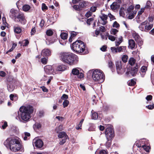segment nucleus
<instances>
[{
  "instance_id": "nucleus-8",
  "label": "nucleus",
  "mask_w": 154,
  "mask_h": 154,
  "mask_svg": "<svg viewBox=\"0 0 154 154\" xmlns=\"http://www.w3.org/2000/svg\"><path fill=\"white\" fill-rule=\"evenodd\" d=\"M15 21L20 22L23 25L25 24L26 22L24 14L21 13L19 14L17 16Z\"/></svg>"
},
{
  "instance_id": "nucleus-54",
  "label": "nucleus",
  "mask_w": 154,
  "mask_h": 154,
  "mask_svg": "<svg viewBox=\"0 0 154 154\" xmlns=\"http://www.w3.org/2000/svg\"><path fill=\"white\" fill-rule=\"evenodd\" d=\"M68 96L67 95L64 94L63 95V96L61 97V99L62 100H65L68 99Z\"/></svg>"
},
{
  "instance_id": "nucleus-1",
  "label": "nucleus",
  "mask_w": 154,
  "mask_h": 154,
  "mask_svg": "<svg viewBox=\"0 0 154 154\" xmlns=\"http://www.w3.org/2000/svg\"><path fill=\"white\" fill-rule=\"evenodd\" d=\"M4 145L9 147L12 151L16 152L19 151L21 148L19 139L17 137L8 138L4 142Z\"/></svg>"
},
{
  "instance_id": "nucleus-10",
  "label": "nucleus",
  "mask_w": 154,
  "mask_h": 154,
  "mask_svg": "<svg viewBox=\"0 0 154 154\" xmlns=\"http://www.w3.org/2000/svg\"><path fill=\"white\" fill-rule=\"evenodd\" d=\"M45 72L48 74H54V71L52 67L51 66H47L44 68Z\"/></svg>"
},
{
  "instance_id": "nucleus-31",
  "label": "nucleus",
  "mask_w": 154,
  "mask_h": 154,
  "mask_svg": "<svg viewBox=\"0 0 154 154\" xmlns=\"http://www.w3.org/2000/svg\"><path fill=\"white\" fill-rule=\"evenodd\" d=\"M67 34L66 33L63 32L60 34V37L63 39H66L67 38Z\"/></svg>"
},
{
  "instance_id": "nucleus-25",
  "label": "nucleus",
  "mask_w": 154,
  "mask_h": 154,
  "mask_svg": "<svg viewBox=\"0 0 154 154\" xmlns=\"http://www.w3.org/2000/svg\"><path fill=\"white\" fill-rule=\"evenodd\" d=\"M137 13V11H134L129 14L128 18L129 19H132L134 18Z\"/></svg>"
},
{
  "instance_id": "nucleus-47",
  "label": "nucleus",
  "mask_w": 154,
  "mask_h": 154,
  "mask_svg": "<svg viewBox=\"0 0 154 154\" xmlns=\"http://www.w3.org/2000/svg\"><path fill=\"white\" fill-rule=\"evenodd\" d=\"M107 141L106 143V146L107 147H109L111 145V139H110L109 140H107Z\"/></svg>"
},
{
  "instance_id": "nucleus-40",
  "label": "nucleus",
  "mask_w": 154,
  "mask_h": 154,
  "mask_svg": "<svg viewBox=\"0 0 154 154\" xmlns=\"http://www.w3.org/2000/svg\"><path fill=\"white\" fill-rule=\"evenodd\" d=\"M111 50L113 53H117L118 52V47L116 48L115 47H111Z\"/></svg>"
},
{
  "instance_id": "nucleus-15",
  "label": "nucleus",
  "mask_w": 154,
  "mask_h": 154,
  "mask_svg": "<svg viewBox=\"0 0 154 154\" xmlns=\"http://www.w3.org/2000/svg\"><path fill=\"white\" fill-rule=\"evenodd\" d=\"M136 145L138 147L144 146V139H142L136 142L134 146Z\"/></svg>"
},
{
  "instance_id": "nucleus-20",
  "label": "nucleus",
  "mask_w": 154,
  "mask_h": 154,
  "mask_svg": "<svg viewBox=\"0 0 154 154\" xmlns=\"http://www.w3.org/2000/svg\"><path fill=\"white\" fill-rule=\"evenodd\" d=\"M66 69L65 66L63 65H60L57 66L56 68V70L58 71H63Z\"/></svg>"
},
{
  "instance_id": "nucleus-62",
  "label": "nucleus",
  "mask_w": 154,
  "mask_h": 154,
  "mask_svg": "<svg viewBox=\"0 0 154 154\" xmlns=\"http://www.w3.org/2000/svg\"><path fill=\"white\" fill-rule=\"evenodd\" d=\"M6 75V73L3 71H0V76L2 77H4Z\"/></svg>"
},
{
  "instance_id": "nucleus-37",
  "label": "nucleus",
  "mask_w": 154,
  "mask_h": 154,
  "mask_svg": "<svg viewBox=\"0 0 154 154\" xmlns=\"http://www.w3.org/2000/svg\"><path fill=\"white\" fill-rule=\"evenodd\" d=\"M144 8H142L138 12V14L137 17V18H138L139 19H140V15H141L142 13L144 12Z\"/></svg>"
},
{
  "instance_id": "nucleus-4",
  "label": "nucleus",
  "mask_w": 154,
  "mask_h": 154,
  "mask_svg": "<svg viewBox=\"0 0 154 154\" xmlns=\"http://www.w3.org/2000/svg\"><path fill=\"white\" fill-rule=\"evenodd\" d=\"M71 47L73 51L79 53L83 52L85 48L84 43L80 40L76 41L74 42Z\"/></svg>"
},
{
  "instance_id": "nucleus-30",
  "label": "nucleus",
  "mask_w": 154,
  "mask_h": 154,
  "mask_svg": "<svg viewBox=\"0 0 154 154\" xmlns=\"http://www.w3.org/2000/svg\"><path fill=\"white\" fill-rule=\"evenodd\" d=\"M152 6V4L150 1H147L146 6H145V9H150L151 7Z\"/></svg>"
},
{
  "instance_id": "nucleus-58",
  "label": "nucleus",
  "mask_w": 154,
  "mask_h": 154,
  "mask_svg": "<svg viewBox=\"0 0 154 154\" xmlns=\"http://www.w3.org/2000/svg\"><path fill=\"white\" fill-rule=\"evenodd\" d=\"M48 9V7L45 4L43 3L42 5V9L43 11L46 10Z\"/></svg>"
},
{
  "instance_id": "nucleus-14",
  "label": "nucleus",
  "mask_w": 154,
  "mask_h": 154,
  "mask_svg": "<svg viewBox=\"0 0 154 154\" xmlns=\"http://www.w3.org/2000/svg\"><path fill=\"white\" fill-rule=\"evenodd\" d=\"M51 54V52L48 49H43L41 52V55L44 57H47L50 56Z\"/></svg>"
},
{
  "instance_id": "nucleus-59",
  "label": "nucleus",
  "mask_w": 154,
  "mask_h": 154,
  "mask_svg": "<svg viewBox=\"0 0 154 154\" xmlns=\"http://www.w3.org/2000/svg\"><path fill=\"white\" fill-rule=\"evenodd\" d=\"M150 149V146H146L145 145V151L147 152H149Z\"/></svg>"
},
{
  "instance_id": "nucleus-2",
  "label": "nucleus",
  "mask_w": 154,
  "mask_h": 154,
  "mask_svg": "<svg viewBox=\"0 0 154 154\" xmlns=\"http://www.w3.org/2000/svg\"><path fill=\"white\" fill-rule=\"evenodd\" d=\"M20 113L18 112L19 117L24 121H28L31 118V115L33 111V108L30 105L21 106L20 108Z\"/></svg>"
},
{
  "instance_id": "nucleus-6",
  "label": "nucleus",
  "mask_w": 154,
  "mask_h": 154,
  "mask_svg": "<svg viewBox=\"0 0 154 154\" xmlns=\"http://www.w3.org/2000/svg\"><path fill=\"white\" fill-rule=\"evenodd\" d=\"M105 135L107 140L112 139L113 138L114 135V131L110 125H108L105 130Z\"/></svg>"
},
{
  "instance_id": "nucleus-53",
  "label": "nucleus",
  "mask_w": 154,
  "mask_h": 154,
  "mask_svg": "<svg viewBox=\"0 0 154 154\" xmlns=\"http://www.w3.org/2000/svg\"><path fill=\"white\" fill-rule=\"evenodd\" d=\"M119 25L118 23L116 21H115L113 24V27L116 28L119 27Z\"/></svg>"
},
{
  "instance_id": "nucleus-26",
  "label": "nucleus",
  "mask_w": 154,
  "mask_h": 154,
  "mask_svg": "<svg viewBox=\"0 0 154 154\" xmlns=\"http://www.w3.org/2000/svg\"><path fill=\"white\" fill-rule=\"evenodd\" d=\"M14 87L13 84L11 82L9 83V84L8 86V91L10 92L13 91L14 89Z\"/></svg>"
},
{
  "instance_id": "nucleus-63",
  "label": "nucleus",
  "mask_w": 154,
  "mask_h": 154,
  "mask_svg": "<svg viewBox=\"0 0 154 154\" xmlns=\"http://www.w3.org/2000/svg\"><path fill=\"white\" fill-rule=\"evenodd\" d=\"M54 17H50L49 19L48 20V22H54Z\"/></svg>"
},
{
  "instance_id": "nucleus-7",
  "label": "nucleus",
  "mask_w": 154,
  "mask_h": 154,
  "mask_svg": "<svg viewBox=\"0 0 154 154\" xmlns=\"http://www.w3.org/2000/svg\"><path fill=\"white\" fill-rule=\"evenodd\" d=\"M116 65L117 73L119 74H122L125 71V68L122 66V62L120 61H117L116 63Z\"/></svg>"
},
{
  "instance_id": "nucleus-23",
  "label": "nucleus",
  "mask_w": 154,
  "mask_h": 154,
  "mask_svg": "<svg viewBox=\"0 0 154 154\" xmlns=\"http://www.w3.org/2000/svg\"><path fill=\"white\" fill-rule=\"evenodd\" d=\"M126 47L125 46H120L118 47V52H125L126 51Z\"/></svg>"
},
{
  "instance_id": "nucleus-12",
  "label": "nucleus",
  "mask_w": 154,
  "mask_h": 154,
  "mask_svg": "<svg viewBox=\"0 0 154 154\" xmlns=\"http://www.w3.org/2000/svg\"><path fill=\"white\" fill-rule=\"evenodd\" d=\"M99 17L103 21L101 24L103 25L106 24L107 22V20L108 18L107 15L101 13V15H100Z\"/></svg>"
},
{
  "instance_id": "nucleus-11",
  "label": "nucleus",
  "mask_w": 154,
  "mask_h": 154,
  "mask_svg": "<svg viewBox=\"0 0 154 154\" xmlns=\"http://www.w3.org/2000/svg\"><path fill=\"white\" fill-rule=\"evenodd\" d=\"M137 47V45L134 40L131 39L128 40V47L129 48L133 50L136 48Z\"/></svg>"
},
{
  "instance_id": "nucleus-27",
  "label": "nucleus",
  "mask_w": 154,
  "mask_h": 154,
  "mask_svg": "<svg viewBox=\"0 0 154 154\" xmlns=\"http://www.w3.org/2000/svg\"><path fill=\"white\" fill-rule=\"evenodd\" d=\"M110 33L112 35H113L116 36H117V33L118 32V30L115 29H112L110 31Z\"/></svg>"
},
{
  "instance_id": "nucleus-13",
  "label": "nucleus",
  "mask_w": 154,
  "mask_h": 154,
  "mask_svg": "<svg viewBox=\"0 0 154 154\" xmlns=\"http://www.w3.org/2000/svg\"><path fill=\"white\" fill-rule=\"evenodd\" d=\"M17 11L14 9H11L10 10L9 13L10 16L11 18L14 19V21L15 20V18H16L17 16Z\"/></svg>"
},
{
  "instance_id": "nucleus-33",
  "label": "nucleus",
  "mask_w": 154,
  "mask_h": 154,
  "mask_svg": "<svg viewBox=\"0 0 154 154\" xmlns=\"http://www.w3.org/2000/svg\"><path fill=\"white\" fill-rule=\"evenodd\" d=\"M128 84L129 86H134L136 83V82L133 80L131 79L128 82Z\"/></svg>"
},
{
  "instance_id": "nucleus-28",
  "label": "nucleus",
  "mask_w": 154,
  "mask_h": 154,
  "mask_svg": "<svg viewBox=\"0 0 154 154\" xmlns=\"http://www.w3.org/2000/svg\"><path fill=\"white\" fill-rule=\"evenodd\" d=\"M136 62L135 60L133 58H131L129 59L128 63L131 66H133L135 63Z\"/></svg>"
},
{
  "instance_id": "nucleus-51",
  "label": "nucleus",
  "mask_w": 154,
  "mask_h": 154,
  "mask_svg": "<svg viewBox=\"0 0 154 154\" xmlns=\"http://www.w3.org/2000/svg\"><path fill=\"white\" fill-rule=\"evenodd\" d=\"M92 14V12L90 11L87 12L85 14V16L87 17H89L91 16Z\"/></svg>"
},
{
  "instance_id": "nucleus-29",
  "label": "nucleus",
  "mask_w": 154,
  "mask_h": 154,
  "mask_svg": "<svg viewBox=\"0 0 154 154\" xmlns=\"http://www.w3.org/2000/svg\"><path fill=\"white\" fill-rule=\"evenodd\" d=\"M30 6L27 5H24L23 7V9L25 11H27L30 9Z\"/></svg>"
},
{
  "instance_id": "nucleus-41",
  "label": "nucleus",
  "mask_w": 154,
  "mask_h": 154,
  "mask_svg": "<svg viewBox=\"0 0 154 154\" xmlns=\"http://www.w3.org/2000/svg\"><path fill=\"white\" fill-rule=\"evenodd\" d=\"M98 117V115L97 113L94 112L92 114V119L96 120L97 119Z\"/></svg>"
},
{
  "instance_id": "nucleus-16",
  "label": "nucleus",
  "mask_w": 154,
  "mask_h": 154,
  "mask_svg": "<svg viewBox=\"0 0 154 154\" xmlns=\"http://www.w3.org/2000/svg\"><path fill=\"white\" fill-rule=\"evenodd\" d=\"M145 31L150 30L153 27V24L150 23H148L147 20L145 21Z\"/></svg>"
},
{
  "instance_id": "nucleus-56",
  "label": "nucleus",
  "mask_w": 154,
  "mask_h": 154,
  "mask_svg": "<svg viewBox=\"0 0 154 154\" xmlns=\"http://www.w3.org/2000/svg\"><path fill=\"white\" fill-rule=\"evenodd\" d=\"M154 17H149L148 18V20L149 21V23H152L154 20Z\"/></svg>"
},
{
  "instance_id": "nucleus-46",
  "label": "nucleus",
  "mask_w": 154,
  "mask_h": 154,
  "mask_svg": "<svg viewBox=\"0 0 154 154\" xmlns=\"http://www.w3.org/2000/svg\"><path fill=\"white\" fill-rule=\"evenodd\" d=\"M146 107L150 110L154 108V104L152 103V104L146 106Z\"/></svg>"
},
{
  "instance_id": "nucleus-21",
  "label": "nucleus",
  "mask_w": 154,
  "mask_h": 154,
  "mask_svg": "<svg viewBox=\"0 0 154 154\" xmlns=\"http://www.w3.org/2000/svg\"><path fill=\"white\" fill-rule=\"evenodd\" d=\"M119 7V4L116 2H114L110 5L111 8L112 10H115Z\"/></svg>"
},
{
  "instance_id": "nucleus-9",
  "label": "nucleus",
  "mask_w": 154,
  "mask_h": 154,
  "mask_svg": "<svg viewBox=\"0 0 154 154\" xmlns=\"http://www.w3.org/2000/svg\"><path fill=\"white\" fill-rule=\"evenodd\" d=\"M132 36L139 46L143 45V42L138 34L136 32H133L132 33Z\"/></svg>"
},
{
  "instance_id": "nucleus-49",
  "label": "nucleus",
  "mask_w": 154,
  "mask_h": 154,
  "mask_svg": "<svg viewBox=\"0 0 154 154\" xmlns=\"http://www.w3.org/2000/svg\"><path fill=\"white\" fill-rule=\"evenodd\" d=\"M67 139L66 138L62 139V140L60 141L59 144L61 145L63 144L66 142Z\"/></svg>"
},
{
  "instance_id": "nucleus-34",
  "label": "nucleus",
  "mask_w": 154,
  "mask_h": 154,
  "mask_svg": "<svg viewBox=\"0 0 154 154\" xmlns=\"http://www.w3.org/2000/svg\"><path fill=\"white\" fill-rule=\"evenodd\" d=\"M128 57L127 55H124L122 57V60L124 63H126L127 61Z\"/></svg>"
},
{
  "instance_id": "nucleus-5",
  "label": "nucleus",
  "mask_w": 154,
  "mask_h": 154,
  "mask_svg": "<svg viewBox=\"0 0 154 154\" xmlns=\"http://www.w3.org/2000/svg\"><path fill=\"white\" fill-rule=\"evenodd\" d=\"M92 78L95 81L102 83L105 79V75L103 72L101 70L96 69L93 72Z\"/></svg>"
},
{
  "instance_id": "nucleus-57",
  "label": "nucleus",
  "mask_w": 154,
  "mask_h": 154,
  "mask_svg": "<svg viewBox=\"0 0 154 154\" xmlns=\"http://www.w3.org/2000/svg\"><path fill=\"white\" fill-rule=\"evenodd\" d=\"M99 30L102 32H104L106 31V29L104 26H101L99 28Z\"/></svg>"
},
{
  "instance_id": "nucleus-50",
  "label": "nucleus",
  "mask_w": 154,
  "mask_h": 154,
  "mask_svg": "<svg viewBox=\"0 0 154 154\" xmlns=\"http://www.w3.org/2000/svg\"><path fill=\"white\" fill-rule=\"evenodd\" d=\"M139 148V151L141 154H143L144 152V146L140 147Z\"/></svg>"
},
{
  "instance_id": "nucleus-17",
  "label": "nucleus",
  "mask_w": 154,
  "mask_h": 154,
  "mask_svg": "<svg viewBox=\"0 0 154 154\" xmlns=\"http://www.w3.org/2000/svg\"><path fill=\"white\" fill-rule=\"evenodd\" d=\"M34 144L35 146L38 148H41L42 147L43 145L42 141L40 139H38L34 142Z\"/></svg>"
},
{
  "instance_id": "nucleus-19",
  "label": "nucleus",
  "mask_w": 154,
  "mask_h": 154,
  "mask_svg": "<svg viewBox=\"0 0 154 154\" xmlns=\"http://www.w3.org/2000/svg\"><path fill=\"white\" fill-rule=\"evenodd\" d=\"M13 29L14 32L17 34H20L22 32L21 29L18 26H14Z\"/></svg>"
},
{
  "instance_id": "nucleus-38",
  "label": "nucleus",
  "mask_w": 154,
  "mask_h": 154,
  "mask_svg": "<svg viewBox=\"0 0 154 154\" xmlns=\"http://www.w3.org/2000/svg\"><path fill=\"white\" fill-rule=\"evenodd\" d=\"M53 31L51 29L48 30L46 32V34L48 36H51L53 34Z\"/></svg>"
},
{
  "instance_id": "nucleus-43",
  "label": "nucleus",
  "mask_w": 154,
  "mask_h": 154,
  "mask_svg": "<svg viewBox=\"0 0 154 154\" xmlns=\"http://www.w3.org/2000/svg\"><path fill=\"white\" fill-rule=\"evenodd\" d=\"M69 104V101L67 100H64L63 103V107L65 108L68 106Z\"/></svg>"
},
{
  "instance_id": "nucleus-32",
  "label": "nucleus",
  "mask_w": 154,
  "mask_h": 154,
  "mask_svg": "<svg viewBox=\"0 0 154 154\" xmlns=\"http://www.w3.org/2000/svg\"><path fill=\"white\" fill-rule=\"evenodd\" d=\"M152 98V97L151 95H147L146 97V99L147 101L146 102V103L148 104L149 103V102L151 101Z\"/></svg>"
},
{
  "instance_id": "nucleus-42",
  "label": "nucleus",
  "mask_w": 154,
  "mask_h": 154,
  "mask_svg": "<svg viewBox=\"0 0 154 154\" xmlns=\"http://www.w3.org/2000/svg\"><path fill=\"white\" fill-rule=\"evenodd\" d=\"M144 23L143 22L139 26V29L142 31L144 30Z\"/></svg>"
},
{
  "instance_id": "nucleus-48",
  "label": "nucleus",
  "mask_w": 154,
  "mask_h": 154,
  "mask_svg": "<svg viewBox=\"0 0 154 154\" xmlns=\"http://www.w3.org/2000/svg\"><path fill=\"white\" fill-rule=\"evenodd\" d=\"M97 8L96 6H92L90 8V11L92 12H95Z\"/></svg>"
},
{
  "instance_id": "nucleus-55",
  "label": "nucleus",
  "mask_w": 154,
  "mask_h": 154,
  "mask_svg": "<svg viewBox=\"0 0 154 154\" xmlns=\"http://www.w3.org/2000/svg\"><path fill=\"white\" fill-rule=\"evenodd\" d=\"M8 126L7 123L6 122H4L3 124L2 125V128L3 129H5Z\"/></svg>"
},
{
  "instance_id": "nucleus-35",
  "label": "nucleus",
  "mask_w": 154,
  "mask_h": 154,
  "mask_svg": "<svg viewBox=\"0 0 154 154\" xmlns=\"http://www.w3.org/2000/svg\"><path fill=\"white\" fill-rule=\"evenodd\" d=\"M79 72V71L76 68L73 69L72 71V74L75 75H77Z\"/></svg>"
},
{
  "instance_id": "nucleus-45",
  "label": "nucleus",
  "mask_w": 154,
  "mask_h": 154,
  "mask_svg": "<svg viewBox=\"0 0 154 154\" xmlns=\"http://www.w3.org/2000/svg\"><path fill=\"white\" fill-rule=\"evenodd\" d=\"M48 60L46 58H42L41 60L42 63L44 64H46Z\"/></svg>"
},
{
  "instance_id": "nucleus-22",
  "label": "nucleus",
  "mask_w": 154,
  "mask_h": 154,
  "mask_svg": "<svg viewBox=\"0 0 154 154\" xmlns=\"http://www.w3.org/2000/svg\"><path fill=\"white\" fill-rule=\"evenodd\" d=\"M138 71V69L137 68H134L131 69V71L130 72V74L132 76H135L137 74Z\"/></svg>"
},
{
  "instance_id": "nucleus-64",
  "label": "nucleus",
  "mask_w": 154,
  "mask_h": 154,
  "mask_svg": "<svg viewBox=\"0 0 154 154\" xmlns=\"http://www.w3.org/2000/svg\"><path fill=\"white\" fill-rule=\"evenodd\" d=\"M108 65L109 66V68H112L113 67V64L112 63V62L111 61H109L108 63Z\"/></svg>"
},
{
  "instance_id": "nucleus-36",
  "label": "nucleus",
  "mask_w": 154,
  "mask_h": 154,
  "mask_svg": "<svg viewBox=\"0 0 154 154\" xmlns=\"http://www.w3.org/2000/svg\"><path fill=\"white\" fill-rule=\"evenodd\" d=\"M84 119H82L80 122L79 124L77 125L76 127V128L77 130H79V129H81V127L82 126V123L84 121Z\"/></svg>"
},
{
  "instance_id": "nucleus-44",
  "label": "nucleus",
  "mask_w": 154,
  "mask_h": 154,
  "mask_svg": "<svg viewBox=\"0 0 154 154\" xmlns=\"http://www.w3.org/2000/svg\"><path fill=\"white\" fill-rule=\"evenodd\" d=\"M108 39L112 41H114L116 38V37H115L111 35H108Z\"/></svg>"
},
{
  "instance_id": "nucleus-18",
  "label": "nucleus",
  "mask_w": 154,
  "mask_h": 154,
  "mask_svg": "<svg viewBox=\"0 0 154 154\" xmlns=\"http://www.w3.org/2000/svg\"><path fill=\"white\" fill-rule=\"evenodd\" d=\"M58 137L59 138L62 139L66 138H68V137L66 133L64 132H61L59 133L58 134Z\"/></svg>"
},
{
  "instance_id": "nucleus-24",
  "label": "nucleus",
  "mask_w": 154,
  "mask_h": 154,
  "mask_svg": "<svg viewBox=\"0 0 154 154\" xmlns=\"http://www.w3.org/2000/svg\"><path fill=\"white\" fill-rule=\"evenodd\" d=\"M123 38L122 36L120 37L115 42V45L116 46L119 45L122 42Z\"/></svg>"
},
{
  "instance_id": "nucleus-61",
  "label": "nucleus",
  "mask_w": 154,
  "mask_h": 154,
  "mask_svg": "<svg viewBox=\"0 0 154 154\" xmlns=\"http://www.w3.org/2000/svg\"><path fill=\"white\" fill-rule=\"evenodd\" d=\"M36 32L35 27L33 28L31 30V34L32 35H34Z\"/></svg>"
},
{
  "instance_id": "nucleus-39",
  "label": "nucleus",
  "mask_w": 154,
  "mask_h": 154,
  "mask_svg": "<svg viewBox=\"0 0 154 154\" xmlns=\"http://www.w3.org/2000/svg\"><path fill=\"white\" fill-rule=\"evenodd\" d=\"M140 74L142 75V77H144V66H142L140 69Z\"/></svg>"
},
{
  "instance_id": "nucleus-3",
  "label": "nucleus",
  "mask_w": 154,
  "mask_h": 154,
  "mask_svg": "<svg viewBox=\"0 0 154 154\" xmlns=\"http://www.w3.org/2000/svg\"><path fill=\"white\" fill-rule=\"evenodd\" d=\"M60 57L61 60L70 65L76 64L78 59L76 55L70 53H61Z\"/></svg>"
},
{
  "instance_id": "nucleus-52",
  "label": "nucleus",
  "mask_w": 154,
  "mask_h": 154,
  "mask_svg": "<svg viewBox=\"0 0 154 154\" xmlns=\"http://www.w3.org/2000/svg\"><path fill=\"white\" fill-rule=\"evenodd\" d=\"M77 33L76 32L74 31H72L70 32V36L73 38L75 37L77 35Z\"/></svg>"
},
{
  "instance_id": "nucleus-60",
  "label": "nucleus",
  "mask_w": 154,
  "mask_h": 154,
  "mask_svg": "<svg viewBox=\"0 0 154 154\" xmlns=\"http://www.w3.org/2000/svg\"><path fill=\"white\" fill-rule=\"evenodd\" d=\"M85 2L84 1H83L82 2H80L79 4V5L81 6V7L82 8L85 6Z\"/></svg>"
}]
</instances>
